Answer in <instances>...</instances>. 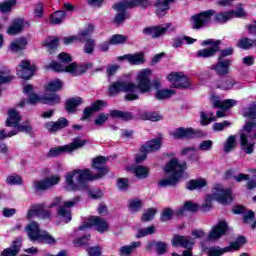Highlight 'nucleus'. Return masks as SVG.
Wrapping results in <instances>:
<instances>
[{
    "label": "nucleus",
    "instance_id": "1",
    "mask_svg": "<svg viewBox=\"0 0 256 256\" xmlns=\"http://www.w3.org/2000/svg\"><path fill=\"white\" fill-rule=\"evenodd\" d=\"M151 69L146 68L138 72L136 76L137 84L133 82L119 81L110 85V95H117V93H126L124 96L125 101H137L139 93H150L153 86L151 84Z\"/></svg>",
    "mask_w": 256,
    "mask_h": 256
},
{
    "label": "nucleus",
    "instance_id": "2",
    "mask_svg": "<svg viewBox=\"0 0 256 256\" xmlns=\"http://www.w3.org/2000/svg\"><path fill=\"white\" fill-rule=\"evenodd\" d=\"M243 117L250 119L240 135V145L248 155L253 153L255 143L249 142L250 139H256V104L252 103L242 111Z\"/></svg>",
    "mask_w": 256,
    "mask_h": 256
},
{
    "label": "nucleus",
    "instance_id": "3",
    "mask_svg": "<svg viewBox=\"0 0 256 256\" xmlns=\"http://www.w3.org/2000/svg\"><path fill=\"white\" fill-rule=\"evenodd\" d=\"M87 181H93V174L89 169H77L68 172L65 176L68 191H83L87 189Z\"/></svg>",
    "mask_w": 256,
    "mask_h": 256
},
{
    "label": "nucleus",
    "instance_id": "4",
    "mask_svg": "<svg viewBox=\"0 0 256 256\" xmlns=\"http://www.w3.org/2000/svg\"><path fill=\"white\" fill-rule=\"evenodd\" d=\"M187 169V163L179 162L177 158H174L168 162L164 171L169 176L168 178L159 181V187H169L171 185H177L179 179L183 177V172Z\"/></svg>",
    "mask_w": 256,
    "mask_h": 256
},
{
    "label": "nucleus",
    "instance_id": "5",
    "mask_svg": "<svg viewBox=\"0 0 256 256\" xmlns=\"http://www.w3.org/2000/svg\"><path fill=\"white\" fill-rule=\"evenodd\" d=\"M213 199L221 203L222 205H227L233 201V195L231 194V189L223 188L221 185H216L213 189V194L205 197L200 210L207 212L211 211L213 207Z\"/></svg>",
    "mask_w": 256,
    "mask_h": 256
},
{
    "label": "nucleus",
    "instance_id": "6",
    "mask_svg": "<svg viewBox=\"0 0 256 256\" xmlns=\"http://www.w3.org/2000/svg\"><path fill=\"white\" fill-rule=\"evenodd\" d=\"M50 69H53V71H66V73H70L71 75H74L77 77V75H83L87 70L91 69L93 67V64L91 63H85L81 65H77V63H72L68 66H63L58 62H52L49 65Z\"/></svg>",
    "mask_w": 256,
    "mask_h": 256
},
{
    "label": "nucleus",
    "instance_id": "7",
    "mask_svg": "<svg viewBox=\"0 0 256 256\" xmlns=\"http://www.w3.org/2000/svg\"><path fill=\"white\" fill-rule=\"evenodd\" d=\"M195 245V239L191 238V236H183V235H175L172 239V247H183L184 249H188L183 251L182 256H193V252L191 249ZM172 256H181L178 253H172Z\"/></svg>",
    "mask_w": 256,
    "mask_h": 256
},
{
    "label": "nucleus",
    "instance_id": "8",
    "mask_svg": "<svg viewBox=\"0 0 256 256\" xmlns=\"http://www.w3.org/2000/svg\"><path fill=\"white\" fill-rule=\"evenodd\" d=\"M61 101V97L57 94L45 95L44 97H39L37 94H30L28 100H22L18 105L19 107H25V103L30 105H37V103H45L46 105H57Z\"/></svg>",
    "mask_w": 256,
    "mask_h": 256
},
{
    "label": "nucleus",
    "instance_id": "9",
    "mask_svg": "<svg viewBox=\"0 0 256 256\" xmlns=\"http://www.w3.org/2000/svg\"><path fill=\"white\" fill-rule=\"evenodd\" d=\"M213 15H215V10H207L191 16L190 25L192 29H203V27L211 23V17H213Z\"/></svg>",
    "mask_w": 256,
    "mask_h": 256
},
{
    "label": "nucleus",
    "instance_id": "10",
    "mask_svg": "<svg viewBox=\"0 0 256 256\" xmlns=\"http://www.w3.org/2000/svg\"><path fill=\"white\" fill-rule=\"evenodd\" d=\"M91 227H94L98 233H105V231H109V223L99 216L89 217L88 221L84 222L78 229L79 231H85V229H91Z\"/></svg>",
    "mask_w": 256,
    "mask_h": 256
},
{
    "label": "nucleus",
    "instance_id": "11",
    "mask_svg": "<svg viewBox=\"0 0 256 256\" xmlns=\"http://www.w3.org/2000/svg\"><path fill=\"white\" fill-rule=\"evenodd\" d=\"M85 143H87V140L76 138L72 143L68 145L51 149L48 153V157H59V155H63L65 152L71 153V151H75L76 149H81V147H84Z\"/></svg>",
    "mask_w": 256,
    "mask_h": 256
},
{
    "label": "nucleus",
    "instance_id": "12",
    "mask_svg": "<svg viewBox=\"0 0 256 256\" xmlns=\"http://www.w3.org/2000/svg\"><path fill=\"white\" fill-rule=\"evenodd\" d=\"M221 42L219 40L215 41L213 39H208L202 41L201 45H211L210 47L203 48L198 50L196 57H200L202 59H209V57H214V55L219 51V45Z\"/></svg>",
    "mask_w": 256,
    "mask_h": 256
},
{
    "label": "nucleus",
    "instance_id": "13",
    "mask_svg": "<svg viewBox=\"0 0 256 256\" xmlns=\"http://www.w3.org/2000/svg\"><path fill=\"white\" fill-rule=\"evenodd\" d=\"M168 81H170L172 87H174L175 89H187L191 85V82H189V78L177 72L170 73L168 75Z\"/></svg>",
    "mask_w": 256,
    "mask_h": 256
},
{
    "label": "nucleus",
    "instance_id": "14",
    "mask_svg": "<svg viewBox=\"0 0 256 256\" xmlns=\"http://www.w3.org/2000/svg\"><path fill=\"white\" fill-rule=\"evenodd\" d=\"M239 17H245V10H243V8H238L237 11L230 10L216 13L215 21H217V23H227V21H231V19Z\"/></svg>",
    "mask_w": 256,
    "mask_h": 256
},
{
    "label": "nucleus",
    "instance_id": "15",
    "mask_svg": "<svg viewBox=\"0 0 256 256\" xmlns=\"http://www.w3.org/2000/svg\"><path fill=\"white\" fill-rule=\"evenodd\" d=\"M59 181H61V176H49L43 180L35 181L34 188L36 191H47V189H51V187H54V185H59Z\"/></svg>",
    "mask_w": 256,
    "mask_h": 256
},
{
    "label": "nucleus",
    "instance_id": "16",
    "mask_svg": "<svg viewBox=\"0 0 256 256\" xmlns=\"http://www.w3.org/2000/svg\"><path fill=\"white\" fill-rule=\"evenodd\" d=\"M232 63L233 61L230 59H220L216 64L210 66V69L215 71L216 75L219 77H225V75H229V73H231Z\"/></svg>",
    "mask_w": 256,
    "mask_h": 256
},
{
    "label": "nucleus",
    "instance_id": "17",
    "mask_svg": "<svg viewBox=\"0 0 256 256\" xmlns=\"http://www.w3.org/2000/svg\"><path fill=\"white\" fill-rule=\"evenodd\" d=\"M35 65H31L29 60H22L20 65L17 66L16 71L18 77L21 79H31V76L35 73Z\"/></svg>",
    "mask_w": 256,
    "mask_h": 256
},
{
    "label": "nucleus",
    "instance_id": "18",
    "mask_svg": "<svg viewBox=\"0 0 256 256\" xmlns=\"http://www.w3.org/2000/svg\"><path fill=\"white\" fill-rule=\"evenodd\" d=\"M105 163H107V158L103 156H99L93 160V167L94 169H97L98 173L96 175H92V181H95V179H101L109 173V170L105 167Z\"/></svg>",
    "mask_w": 256,
    "mask_h": 256
},
{
    "label": "nucleus",
    "instance_id": "19",
    "mask_svg": "<svg viewBox=\"0 0 256 256\" xmlns=\"http://www.w3.org/2000/svg\"><path fill=\"white\" fill-rule=\"evenodd\" d=\"M78 201L79 200L77 198H75L73 200L64 202L63 205L59 207L58 215H59V217H61V219H62V221H64V223H69V221H71V211L69 210V208L76 205V203Z\"/></svg>",
    "mask_w": 256,
    "mask_h": 256
},
{
    "label": "nucleus",
    "instance_id": "20",
    "mask_svg": "<svg viewBox=\"0 0 256 256\" xmlns=\"http://www.w3.org/2000/svg\"><path fill=\"white\" fill-rule=\"evenodd\" d=\"M93 30V25H89L86 30L80 32L77 36L64 37L63 43L64 45H71L72 43H77L78 41L83 42V39L90 37L91 33H93Z\"/></svg>",
    "mask_w": 256,
    "mask_h": 256
},
{
    "label": "nucleus",
    "instance_id": "21",
    "mask_svg": "<svg viewBox=\"0 0 256 256\" xmlns=\"http://www.w3.org/2000/svg\"><path fill=\"white\" fill-rule=\"evenodd\" d=\"M170 27L171 23L164 24L163 26H152L145 28L143 33H145V35H151V37L157 38L161 37V35H165V33H168Z\"/></svg>",
    "mask_w": 256,
    "mask_h": 256
},
{
    "label": "nucleus",
    "instance_id": "22",
    "mask_svg": "<svg viewBox=\"0 0 256 256\" xmlns=\"http://www.w3.org/2000/svg\"><path fill=\"white\" fill-rule=\"evenodd\" d=\"M227 231V222L221 221L210 231L208 235L209 241H217L220 237H223Z\"/></svg>",
    "mask_w": 256,
    "mask_h": 256
},
{
    "label": "nucleus",
    "instance_id": "23",
    "mask_svg": "<svg viewBox=\"0 0 256 256\" xmlns=\"http://www.w3.org/2000/svg\"><path fill=\"white\" fill-rule=\"evenodd\" d=\"M69 125V121L67 118L61 117L56 122L50 121L45 124V129L49 133H57V131H61V129H65Z\"/></svg>",
    "mask_w": 256,
    "mask_h": 256
},
{
    "label": "nucleus",
    "instance_id": "24",
    "mask_svg": "<svg viewBox=\"0 0 256 256\" xmlns=\"http://www.w3.org/2000/svg\"><path fill=\"white\" fill-rule=\"evenodd\" d=\"M172 137L174 139H193L197 135L193 128H177L173 132H171Z\"/></svg>",
    "mask_w": 256,
    "mask_h": 256
},
{
    "label": "nucleus",
    "instance_id": "25",
    "mask_svg": "<svg viewBox=\"0 0 256 256\" xmlns=\"http://www.w3.org/2000/svg\"><path fill=\"white\" fill-rule=\"evenodd\" d=\"M128 61L130 65H143L145 63V58L143 56V53H135V54H126L124 56H119L117 58V61Z\"/></svg>",
    "mask_w": 256,
    "mask_h": 256
},
{
    "label": "nucleus",
    "instance_id": "26",
    "mask_svg": "<svg viewBox=\"0 0 256 256\" xmlns=\"http://www.w3.org/2000/svg\"><path fill=\"white\" fill-rule=\"evenodd\" d=\"M26 231L28 233V237L30 241H39L43 231L39 229V224L37 222H31L27 225Z\"/></svg>",
    "mask_w": 256,
    "mask_h": 256
},
{
    "label": "nucleus",
    "instance_id": "27",
    "mask_svg": "<svg viewBox=\"0 0 256 256\" xmlns=\"http://www.w3.org/2000/svg\"><path fill=\"white\" fill-rule=\"evenodd\" d=\"M33 217H50L49 212H45V205L43 204H38V205H34L32 206L27 214V218L28 219H33Z\"/></svg>",
    "mask_w": 256,
    "mask_h": 256
},
{
    "label": "nucleus",
    "instance_id": "28",
    "mask_svg": "<svg viewBox=\"0 0 256 256\" xmlns=\"http://www.w3.org/2000/svg\"><path fill=\"white\" fill-rule=\"evenodd\" d=\"M161 145H163V138L158 137L146 142L142 146V151H146V153H153V151H159V149H161Z\"/></svg>",
    "mask_w": 256,
    "mask_h": 256
},
{
    "label": "nucleus",
    "instance_id": "29",
    "mask_svg": "<svg viewBox=\"0 0 256 256\" xmlns=\"http://www.w3.org/2000/svg\"><path fill=\"white\" fill-rule=\"evenodd\" d=\"M25 25H27V22L21 18H17L13 20L11 26L7 29L8 35H17L18 33H21L23 29H25Z\"/></svg>",
    "mask_w": 256,
    "mask_h": 256
},
{
    "label": "nucleus",
    "instance_id": "30",
    "mask_svg": "<svg viewBox=\"0 0 256 256\" xmlns=\"http://www.w3.org/2000/svg\"><path fill=\"white\" fill-rule=\"evenodd\" d=\"M175 3V0H155V6L157 7L156 15L158 17H165L167 11H169V5Z\"/></svg>",
    "mask_w": 256,
    "mask_h": 256
},
{
    "label": "nucleus",
    "instance_id": "31",
    "mask_svg": "<svg viewBox=\"0 0 256 256\" xmlns=\"http://www.w3.org/2000/svg\"><path fill=\"white\" fill-rule=\"evenodd\" d=\"M149 6V1L147 0H122L119 9L127 7L128 9H133L134 7H143L144 9Z\"/></svg>",
    "mask_w": 256,
    "mask_h": 256
},
{
    "label": "nucleus",
    "instance_id": "32",
    "mask_svg": "<svg viewBox=\"0 0 256 256\" xmlns=\"http://www.w3.org/2000/svg\"><path fill=\"white\" fill-rule=\"evenodd\" d=\"M21 122V114L15 109L8 111V118L6 119V127H17Z\"/></svg>",
    "mask_w": 256,
    "mask_h": 256
},
{
    "label": "nucleus",
    "instance_id": "33",
    "mask_svg": "<svg viewBox=\"0 0 256 256\" xmlns=\"http://www.w3.org/2000/svg\"><path fill=\"white\" fill-rule=\"evenodd\" d=\"M119 5H121V2L114 5V9L118 12L114 18V23H116V25H121V23L127 19L125 11L129 9L128 7L119 8Z\"/></svg>",
    "mask_w": 256,
    "mask_h": 256
},
{
    "label": "nucleus",
    "instance_id": "34",
    "mask_svg": "<svg viewBox=\"0 0 256 256\" xmlns=\"http://www.w3.org/2000/svg\"><path fill=\"white\" fill-rule=\"evenodd\" d=\"M203 187H207V180L203 178L193 179L186 183V189L189 191H195V189H203Z\"/></svg>",
    "mask_w": 256,
    "mask_h": 256
},
{
    "label": "nucleus",
    "instance_id": "35",
    "mask_svg": "<svg viewBox=\"0 0 256 256\" xmlns=\"http://www.w3.org/2000/svg\"><path fill=\"white\" fill-rule=\"evenodd\" d=\"M138 247H141V243L139 241L132 242L129 245L122 246L119 249V253L121 256H130L133 255V253H135V249H137Z\"/></svg>",
    "mask_w": 256,
    "mask_h": 256
},
{
    "label": "nucleus",
    "instance_id": "36",
    "mask_svg": "<svg viewBox=\"0 0 256 256\" xmlns=\"http://www.w3.org/2000/svg\"><path fill=\"white\" fill-rule=\"evenodd\" d=\"M130 171L138 179H147L149 177V168L145 166H134Z\"/></svg>",
    "mask_w": 256,
    "mask_h": 256
},
{
    "label": "nucleus",
    "instance_id": "37",
    "mask_svg": "<svg viewBox=\"0 0 256 256\" xmlns=\"http://www.w3.org/2000/svg\"><path fill=\"white\" fill-rule=\"evenodd\" d=\"M235 105H237V101L233 99H226L222 102L215 100L213 102V106L222 109V111H227V109H231V107H235Z\"/></svg>",
    "mask_w": 256,
    "mask_h": 256
},
{
    "label": "nucleus",
    "instance_id": "38",
    "mask_svg": "<svg viewBox=\"0 0 256 256\" xmlns=\"http://www.w3.org/2000/svg\"><path fill=\"white\" fill-rule=\"evenodd\" d=\"M27 47V39L25 38H18L11 42L9 49L13 51V53H17L18 51H23Z\"/></svg>",
    "mask_w": 256,
    "mask_h": 256
},
{
    "label": "nucleus",
    "instance_id": "39",
    "mask_svg": "<svg viewBox=\"0 0 256 256\" xmlns=\"http://www.w3.org/2000/svg\"><path fill=\"white\" fill-rule=\"evenodd\" d=\"M103 105H105V102H103L102 100H98L95 103H93L91 107L85 108L84 116L82 119H89V117H91V115H93L95 111H99V109H101Z\"/></svg>",
    "mask_w": 256,
    "mask_h": 256
},
{
    "label": "nucleus",
    "instance_id": "40",
    "mask_svg": "<svg viewBox=\"0 0 256 256\" xmlns=\"http://www.w3.org/2000/svg\"><path fill=\"white\" fill-rule=\"evenodd\" d=\"M58 45H59V38H57L55 36H49L43 42V46L46 47V49L50 53H52V51H55V49H57Z\"/></svg>",
    "mask_w": 256,
    "mask_h": 256
},
{
    "label": "nucleus",
    "instance_id": "41",
    "mask_svg": "<svg viewBox=\"0 0 256 256\" xmlns=\"http://www.w3.org/2000/svg\"><path fill=\"white\" fill-rule=\"evenodd\" d=\"M173 95H175V90L160 89V90L156 91L155 98L158 101H165V99H171V97H173Z\"/></svg>",
    "mask_w": 256,
    "mask_h": 256
},
{
    "label": "nucleus",
    "instance_id": "42",
    "mask_svg": "<svg viewBox=\"0 0 256 256\" xmlns=\"http://www.w3.org/2000/svg\"><path fill=\"white\" fill-rule=\"evenodd\" d=\"M110 117H113L116 119H123L124 121H131V119H133V113L123 112L119 110H112L110 112Z\"/></svg>",
    "mask_w": 256,
    "mask_h": 256
},
{
    "label": "nucleus",
    "instance_id": "43",
    "mask_svg": "<svg viewBox=\"0 0 256 256\" xmlns=\"http://www.w3.org/2000/svg\"><path fill=\"white\" fill-rule=\"evenodd\" d=\"M82 103L83 99L80 97L72 98L66 102V110L68 113H73Z\"/></svg>",
    "mask_w": 256,
    "mask_h": 256
},
{
    "label": "nucleus",
    "instance_id": "44",
    "mask_svg": "<svg viewBox=\"0 0 256 256\" xmlns=\"http://www.w3.org/2000/svg\"><path fill=\"white\" fill-rule=\"evenodd\" d=\"M235 147H237V137L231 135L227 138V140L224 143V152L231 153V151H233Z\"/></svg>",
    "mask_w": 256,
    "mask_h": 256
},
{
    "label": "nucleus",
    "instance_id": "45",
    "mask_svg": "<svg viewBox=\"0 0 256 256\" xmlns=\"http://www.w3.org/2000/svg\"><path fill=\"white\" fill-rule=\"evenodd\" d=\"M199 210V205L195 204L191 201L185 202L184 206L178 210V215H183L185 211H190L191 213H195V211Z\"/></svg>",
    "mask_w": 256,
    "mask_h": 256
},
{
    "label": "nucleus",
    "instance_id": "46",
    "mask_svg": "<svg viewBox=\"0 0 256 256\" xmlns=\"http://www.w3.org/2000/svg\"><path fill=\"white\" fill-rule=\"evenodd\" d=\"M237 84V81L233 78H226L221 81V83L218 85V89H222L223 91H229V89H233L235 85Z\"/></svg>",
    "mask_w": 256,
    "mask_h": 256
},
{
    "label": "nucleus",
    "instance_id": "47",
    "mask_svg": "<svg viewBox=\"0 0 256 256\" xmlns=\"http://www.w3.org/2000/svg\"><path fill=\"white\" fill-rule=\"evenodd\" d=\"M237 47L240 49H251V47H256V39L242 38L238 41Z\"/></svg>",
    "mask_w": 256,
    "mask_h": 256
},
{
    "label": "nucleus",
    "instance_id": "48",
    "mask_svg": "<svg viewBox=\"0 0 256 256\" xmlns=\"http://www.w3.org/2000/svg\"><path fill=\"white\" fill-rule=\"evenodd\" d=\"M65 15H66L65 11L58 10L50 16V22L53 23L54 25H59L60 23H63V19H65Z\"/></svg>",
    "mask_w": 256,
    "mask_h": 256
},
{
    "label": "nucleus",
    "instance_id": "49",
    "mask_svg": "<svg viewBox=\"0 0 256 256\" xmlns=\"http://www.w3.org/2000/svg\"><path fill=\"white\" fill-rule=\"evenodd\" d=\"M61 89H63V82L59 79L50 81L46 86V90L51 91L52 93L55 91H61Z\"/></svg>",
    "mask_w": 256,
    "mask_h": 256
},
{
    "label": "nucleus",
    "instance_id": "50",
    "mask_svg": "<svg viewBox=\"0 0 256 256\" xmlns=\"http://www.w3.org/2000/svg\"><path fill=\"white\" fill-rule=\"evenodd\" d=\"M141 119H143L144 121H161V119H163V116L157 112H143L141 114Z\"/></svg>",
    "mask_w": 256,
    "mask_h": 256
},
{
    "label": "nucleus",
    "instance_id": "51",
    "mask_svg": "<svg viewBox=\"0 0 256 256\" xmlns=\"http://www.w3.org/2000/svg\"><path fill=\"white\" fill-rule=\"evenodd\" d=\"M84 44V53H87V55H93V51L95 50V40L89 38V36H86Z\"/></svg>",
    "mask_w": 256,
    "mask_h": 256
},
{
    "label": "nucleus",
    "instance_id": "52",
    "mask_svg": "<svg viewBox=\"0 0 256 256\" xmlns=\"http://www.w3.org/2000/svg\"><path fill=\"white\" fill-rule=\"evenodd\" d=\"M127 36L121 34H115L109 39L110 45H123L127 43Z\"/></svg>",
    "mask_w": 256,
    "mask_h": 256
},
{
    "label": "nucleus",
    "instance_id": "53",
    "mask_svg": "<svg viewBox=\"0 0 256 256\" xmlns=\"http://www.w3.org/2000/svg\"><path fill=\"white\" fill-rule=\"evenodd\" d=\"M200 119H201L202 125H209V123H213V121H217V117H215L213 112H210L209 114L205 112H201Z\"/></svg>",
    "mask_w": 256,
    "mask_h": 256
},
{
    "label": "nucleus",
    "instance_id": "54",
    "mask_svg": "<svg viewBox=\"0 0 256 256\" xmlns=\"http://www.w3.org/2000/svg\"><path fill=\"white\" fill-rule=\"evenodd\" d=\"M17 4L16 0H6L4 3L0 4L1 13H9L14 5Z\"/></svg>",
    "mask_w": 256,
    "mask_h": 256
},
{
    "label": "nucleus",
    "instance_id": "55",
    "mask_svg": "<svg viewBox=\"0 0 256 256\" xmlns=\"http://www.w3.org/2000/svg\"><path fill=\"white\" fill-rule=\"evenodd\" d=\"M38 241H42V243H47L48 245H55V243H57L55 238H53V236H51L47 232H42V234H41L40 238L38 239Z\"/></svg>",
    "mask_w": 256,
    "mask_h": 256
},
{
    "label": "nucleus",
    "instance_id": "56",
    "mask_svg": "<svg viewBox=\"0 0 256 256\" xmlns=\"http://www.w3.org/2000/svg\"><path fill=\"white\" fill-rule=\"evenodd\" d=\"M155 233V226H149L144 229H140L136 235L137 239H141V237H147V235H153Z\"/></svg>",
    "mask_w": 256,
    "mask_h": 256
},
{
    "label": "nucleus",
    "instance_id": "57",
    "mask_svg": "<svg viewBox=\"0 0 256 256\" xmlns=\"http://www.w3.org/2000/svg\"><path fill=\"white\" fill-rule=\"evenodd\" d=\"M6 183H8V185H21L23 178L17 174H13L6 178Z\"/></svg>",
    "mask_w": 256,
    "mask_h": 256
},
{
    "label": "nucleus",
    "instance_id": "58",
    "mask_svg": "<svg viewBox=\"0 0 256 256\" xmlns=\"http://www.w3.org/2000/svg\"><path fill=\"white\" fill-rule=\"evenodd\" d=\"M211 149H213V141L212 140H204L199 144L197 151L207 152V151H211Z\"/></svg>",
    "mask_w": 256,
    "mask_h": 256
},
{
    "label": "nucleus",
    "instance_id": "59",
    "mask_svg": "<svg viewBox=\"0 0 256 256\" xmlns=\"http://www.w3.org/2000/svg\"><path fill=\"white\" fill-rule=\"evenodd\" d=\"M128 207L132 212L139 211L143 207V203L139 199L130 200Z\"/></svg>",
    "mask_w": 256,
    "mask_h": 256
},
{
    "label": "nucleus",
    "instance_id": "60",
    "mask_svg": "<svg viewBox=\"0 0 256 256\" xmlns=\"http://www.w3.org/2000/svg\"><path fill=\"white\" fill-rule=\"evenodd\" d=\"M16 127L17 128L13 129V131H17V133H31V131H33V127H31L29 123H24Z\"/></svg>",
    "mask_w": 256,
    "mask_h": 256
},
{
    "label": "nucleus",
    "instance_id": "61",
    "mask_svg": "<svg viewBox=\"0 0 256 256\" xmlns=\"http://www.w3.org/2000/svg\"><path fill=\"white\" fill-rule=\"evenodd\" d=\"M156 213H157V210H155V208H149L148 210L143 212L142 221H151V219L155 217Z\"/></svg>",
    "mask_w": 256,
    "mask_h": 256
},
{
    "label": "nucleus",
    "instance_id": "62",
    "mask_svg": "<svg viewBox=\"0 0 256 256\" xmlns=\"http://www.w3.org/2000/svg\"><path fill=\"white\" fill-rule=\"evenodd\" d=\"M231 248L227 247L225 249L220 248H210L208 251V256H221L223 253H227Z\"/></svg>",
    "mask_w": 256,
    "mask_h": 256
},
{
    "label": "nucleus",
    "instance_id": "63",
    "mask_svg": "<svg viewBox=\"0 0 256 256\" xmlns=\"http://www.w3.org/2000/svg\"><path fill=\"white\" fill-rule=\"evenodd\" d=\"M227 127H231V122L223 121V122H220V123H214L213 124V129L215 131H225V129H227Z\"/></svg>",
    "mask_w": 256,
    "mask_h": 256
},
{
    "label": "nucleus",
    "instance_id": "64",
    "mask_svg": "<svg viewBox=\"0 0 256 256\" xmlns=\"http://www.w3.org/2000/svg\"><path fill=\"white\" fill-rule=\"evenodd\" d=\"M11 79H13V76L9 74V70L0 72V85H3V83H9Z\"/></svg>",
    "mask_w": 256,
    "mask_h": 256
}]
</instances>
